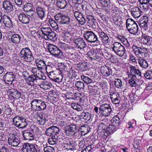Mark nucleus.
<instances>
[{"label":"nucleus","mask_w":152,"mask_h":152,"mask_svg":"<svg viewBox=\"0 0 152 152\" xmlns=\"http://www.w3.org/2000/svg\"><path fill=\"white\" fill-rule=\"evenodd\" d=\"M133 51L137 58L138 62L140 66L143 68L146 69L148 67L147 61L144 59L147 55V53L145 51L147 49L142 48L133 45L132 46Z\"/></svg>","instance_id":"1"},{"label":"nucleus","mask_w":152,"mask_h":152,"mask_svg":"<svg viewBox=\"0 0 152 152\" xmlns=\"http://www.w3.org/2000/svg\"><path fill=\"white\" fill-rule=\"evenodd\" d=\"M75 86L78 89L80 90H81V89H83L84 87V83L80 81L76 82Z\"/></svg>","instance_id":"47"},{"label":"nucleus","mask_w":152,"mask_h":152,"mask_svg":"<svg viewBox=\"0 0 152 152\" xmlns=\"http://www.w3.org/2000/svg\"><path fill=\"white\" fill-rule=\"evenodd\" d=\"M44 145L42 143L40 145V147H42V152H54L55 150L53 147L50 146H47L44 147Z\"/></svg>","instance_id":"37"},{"label":"nucleus","mask_w":152,"mask_h":152,"mask_svg":"<svg viewBox=\"0 0 152 152\" xmlns=\"http://www.w3.org/2000/svg\"><path fill=\"white\" fill-rule=\"evenodd\" d=\"M63 16V15H62L61 14L58 13L54 16L55 19L56 21L60 23V21H61V20H62Z\"/></svg>","instance_id":"59"},{"label":"nucleus","mask_w":152,"mask_h":152,"mask_svg":"<svg viewBox=\"0 0 152 152\" xmlns=\"http://www.w3.org/2000/svg\"><path fill=\"white\" fill-rule=\"evenodd\" d=\"M102 42L107 43L110 41V39L107 34L103 32L96 33Z\"/></svg>","instance_id":"27"},{"label":"nucleus","mask_w":152,"mask_h":152,"mask_svg":"<svg viewBox=\"0 0 152 152\" xmlns=\"http://www.w3.org/2000/svg\"><path fill=\"white\" fill-rule=\"evenodd\" d=\"M112 109L110 104L107 103L101 104L99 109L100 115L105 117L109 116L111 113Z\"/></svg>","instance_id":"9"},{"label":"nucleus","mask_w":152,"mask_h":152,"mask_svg":"<svg viewBox=\"0 0 152 152\" xmlns=\"http://www.w3.org/2000/svg\"><path fill=\"white\" fill-rule=\"evenodd\" d=\"M63 39L65 42H69L70 41H71L72 39L71 33L69 32H66L63 37Z\"/></svg>","instance_id":"41"},{"label":"nucleus","mask_w":152,"mask_h":152,"mask_svg":"<svg viewBox=\"0 0 152 152\" xmlns=\"http://www.w3.org/2000/svg\"><path fill=\"white\" fill-rule=\"evenodd\" d=\"M24 10L27 12L32 10V5L30 3L26 4L24 6Z\"/></svg>","instance_id":"48"},{"label":"nucleus","mask_w":152,"mask_h":152,"mask_svg":"<svg viewBox=\"0 0 152 152\" xmlns=\"http://www.w3.org/2000/svg\"><path fill=\"white\" fill-rule=\"evenodd\" d=\"M2 22L7 27L11 28L12 26V23L11 19L6 15H4L3 16Z\"/></svg>","instance_id":"21"},{"label":"nucleus","mask_w":152,"mask_h":152,"mask_svg":"<svg viewBox=\"0 0 152 152\" xmlns=\"http://www.w3.org/2000/svg\"><path fill=\"white\" fill-rule=\"evenodd\" d=\"M77 70L82 71H86L87 69V65L85 62H80L76 65Z\"/></svg>","instance_id":"33"},{"label":"nucleus","mask_w":152,"mask_h":152,"mask_svg":"<svg viewBox=\"0 0 152 152\" xmlns=\"http://www.w3.org/2000/svg\"><path fill=\"white\" fill-rule=\"evenodd\" d=\"M13 5L11 2L9 1H5L3 2V7L7 12H10L13 10Z\"/></svg>","instance_id":"22"},{"label":"nucleus","mask_w":152,"mask_h":152,"mask_svg":"<svg viewBox=\"0 0 152 152\" xmlns=\"http://www.w3.org/2000/svg\"><path fill=\"white\" fill-rule=\"evenodd\" d=\"M150 40V37L147 35L143 34L142 35V39L141 40L142 44H145L148 43Z\"/></svg>","instance_id":"45"},{"label":"nucleus","mask_w":152,"mask_h":152,"mask_svg":"<svg viewBox=\"0 0 152 152\" xmlns=\"http://www.w3.org/2000/svg\"><path fill=\"white\" fill-rule=\"evenodd\" d=\"M31 71L34 75L36 76V77L40 79H43L44 74L42 73V71L39 69L37 67H33L31 69Z\"/></svg>","instance_id":"29"},{"label":"nucleus","mask_w":152,"mask_h":152,"mask_svg":"<svg viewBox=\"0 0 152 152\" xmlns=\"http://www.w3.org/2000/svg\"><path fill=\"white\" fill-rule=\"evenodd\" d=\"M51 29L49 27H42L41 28V31L42 34V35L44 37L47 36L50 32L52 31Z\"/></svg>","instance_id":"34"},{"label":"nucleus","mask_w":152,"mask_h":152,"mask_svg":"<svg viewBox=\"0 0 152 152\" xmlns=\"http://www.w3.org/2000/svg\"><path fill=\"white\" fill-rule=\"evenodd\" d=\"M95 52L93 50H91L87 54L88 56L90 58L91 61L94 60L95 59L94 54Z\"/></svg>","instance_id":"55"},{"label":"nucleus","mask_w":152,"mask_h":152,"mask_svg":"<svg viewBox=\"0 0 152 152\" xmlns=\"http://www.w3.org/2000/svg\"><path fill=\"white\" fill-rule=\"evenodd\" d=\"M92 31L87 30L83 33V36L86 40L89 42H99V38L97 37V34Z\"/></svg>","instance_id":"4"},{"label":"nucleus","mask_w":152,"mask_h":152,"mask_svg":"<svg viewBox=\"0 0 152 152\" xmlns=\"http://www.w3.org/2000/svg\"><path fill=\"white\" fill-rule=\"evenodd\" d=\"M113 20L115 24L116 25L118 26H120L121 21L119 20V18L118 16H113Z\"/></svg>","instance_id":"56"},{"label":"nucleus","mask_w":152,"mask_h":152,"mask_svg":"<svg viewBox=\"0 0 152 152\" xmlns=\"http://www.w3.org/2000/svg\"><path fill=\"white\" fill-rule=\"evenodd\" d=\"M21 36L17 34H14L12 36L11 41L13 43L18 44L20 41Z\"/></svg>","instance_id":"35"},{"label":"nucleus","mask_w":152,"mask_h":152,"mask_svg":"<svg viewBox=\"0 0 152 152\" xmlns=\"http://www.w3.org/2000/svg\"><path fill=\"white\" fill-rule=\"evenodd\" d=\"M20 56L21 60L28 62H31L34 59L32 52L28 47H26L21 49L20 52Z\"/></svg>","instance_id":"2"},{"label":"nucleus","mask_w":152,"mask_h":152,"mask_svg":"<svg viewBox=\"0 0 152 152\" xmlns=\"http://www.w3.org/2000/svg\"><path fill=\"white\" fill-rule=\"evenodd\" d=\"M0 151L1 152H8V148L7 146L4 145H0Z\"/></svg>","instance_id":"58"},{"label":"nucleus","mask_w":152,"mask_h":152,"mask_svg":"<svg viewBox=\"0 0 152 152\" xmlns=\"http://www.w3.org/2000/svg\"><path fill=\"white\" fill-rule=\"evenodd\" d=\"M51 86L52 85L50 83L48 82H44L41 84L42 87L46 90L50 88L51 87Z\"/></svg>","instance_id":"54"},{"label":"nucleus","mask_w":152,"mask_h":152,"mask_svg":"<svg viewBox=\"0 0 152 152\" xmlns=\"http://www.w3.org/2000/svg\"><path fill=\"white\" fill-rule=\"evenodd\" d=\"M128 31L131 34L136 35L138 31V27L137 23L134 25L130 26L127 28Z\"/></svg>","instance_id":"32"},{"label":"nucleus","mask_w":152,"mask_h":152,"mask_svg":"<svg viewBox=\"0 0 152 152\" xmlns=\"http://www.w3.org/2000/svg\"><path fill=\"white\" fill-rule=\"evenodd\" d=\"M145 77L148 79L152 78V70H149L144 74Z\"/></svg>","instance_id":"57"},{"label":"nucleus","mask_w":152,"mask_h":152,"mask_svg":"<svg viewBox=\"0 0 152 152\" xmlns=\"http://www.w3.org/2000/svg\"><path fill=\"white\" fill-rule=\"evenodd\" d=\"M110 98L112 102L115 104H118L121 101L119 98H118L116 94H114L113 96H110Z\"/></svg>","instance_id":"42"},{"label":"nucleus","mask_w":152,"mask_h":152,"mask_svg":"<svg viewBox=\"0 0 152 152\" xmlns=\"http://www.w3.org/2000/svg\"><path fill=\"white\" fill-rule=\"evenodd\" d=\"M45 10L44 8L39 6L36 7V11L37 15L41 20H42L45 16Z\"/></svg>","instance_id":"26"},{"label":"nucleus","mask_w":152,"mask_h":152,"mask_svg":"<svg viewBox=\"0 0 152 152\" xmlns=\"http://www.w3.org/2000/svg\"><path fill=\"white\" fill-rule=\"evenodd\" d=\"M112 124L118 127L120 124V119L117 116L113 117L111 120Z\"/></svg>","instance_id":"39"},{"label":"nucleus","mask_w":152,"mask_h":152,"mask_svg":"<svg viewBox=\"0 0 152 152\" xmlns=\"http://www.w3.org/2000/svg\"><path fill=\"white\" fill-rule=\"evenodd\" d=\"M101 74L105 76H109L113 73L112 69L106 66L101 67Z\"/></svg>","instance_id":"28"},{"label":"nucleus","mask_w":152,"mask_h":152,"mask_svg":"<svg viewBox=\"0 0 152 152\" xmlns=\"http://www.w3.org/2000/svg\"><path fill=\"white\" fill-rule=\"evenodd\" d=\"M81 78L82 80L86 83L88 84L93 83L92 79L86 76L85 75H81Z\"/></svg>","instance_id":"44"},{"label":"nucleus","mask_w":152,"mask_h":152,"mask_svg":"<svg viewBox=\"0 0 152 152\" xmlns=\"http://www.w3.org/2000/svg\"><path fill=\"white\" fill-rule=\"evenodd\" d=\"M60 132L58 128L56 126H53L50 127L46 130L45 133L47 136L54 137L58 136Z\"/></svg>","instance_id":"12"},{"label":"nucleus","mask_w":152,"mask_h":152,"mask_svg":"<svg viewBox=\"0 0 152 152\" xmlns=\"http://www.w3.org/2000/svg\"><path fill=\"white\" fill-rule=\"evenodd\" d=\"M13 123L17 127L21 129H23L27 126L26 119L23 117H15L13 119Z\"/></svg>","instance_id":"6"},{"label":"nucleus","mask_w":152,"mask_h":152,"mask_svg":"<svg viewBox=\"0 0 152 152\" xmlns=\"http://www.w3.org/2000/svg\"><path fill=\"white\" fill-rule=\"evenodd\" d=\"M79 131L82 132L86 133L88 129V126L87 125H83L80 126L79 129Z\"/></svg>","instance_id":"60"},{"label":"nucleus","mask_w":152,"mask_h":152,"mask_svg":"<svg viewBox=\"0 0 152 152\" xmlns=\"http://www.w3.org/2000/svg\"><path fill=\"white\" fill-rule=\"evenodd\" d=\"M93 145H91L85 147V148L84 147V149H83V152H89L90 151H91L93 149L92 147Z\"/></svg>","instance_id":"62"},{"label":"nucleus","mask_w":152,"mask_h":152,"mask_svg":"<svg viewBox=\"0 0 152 152\" xmlns=\"http://www.w3.org/2000/svg\"><path fill=\"white\" fill-rule=\"evenodd\" d=\"M113 46L112 49L116 54L120 56L124 55L126 50L124 47L120 43L118 42H115Z\"/></svg>","instance_id":"7"},{"label":"nucleus","mask_w":152,"mask_h":152,"mask_svg":"<svg viewBox=\"0 0 152 152\" xmlns=\"http://www.w3.org/2000/svg\"><path fill=\"white\" fill-rule=\"evenodd\" d=\"M23 146L21 150L23 152H42V147L35 144L25 143Z\"/></svg>","instance_id":"3"},{"label":"nucleus","mask_w":152,"mask_h":152,"mask_svg":"<svg viewBox=\"0 0 152 152\" xmlns=\"http://www.w3.org/2000/svg\"><path fill=\"white\" fill-rule=\"evenodd\" d=\"M129 77L130 79L129 80V83L130 86L132 87H135V88H137L139 86L136 82V79H137V77L135 75H132Z\"/></svg>","instance_id":"31"},{"label":"nucleus","mask_w":152,"mask_h":152,"mask_svg":"<svg viewBox=\"0 0 152 152\" xmlns=\"http://www.w3.org/2000/svg\"><path fill=\"white\" fill-rule=\"evenodd\" d=\"M45 38L46 39H48L53 41H55L57 39L56 34L52 31Z\"/></svg>","instance_id":"38"},{"label":"nucleus","mask_w":152,"mask_h":152,"mask_svg":"<svg viewBox=\"0 0 152 152\" xmlns=\"http://www.w3.org/2000/svg\"><path fill=\"white\" fill-rule=\"evenodd\" d=\"M118 129V127L112 124L106 128V129L104 132V135L106 137L107 136L112 132L115 131Z\"/></svg>","instance_id":"23"},{"label":"nucleus","mask_w":152,"mask_h":152,"mask_svg":"<svg viewBox=\"0 0 152 152\" xmlns=\"http://www.w3.org/2000/svg\"><path fill=\"white\" fill-rule=\"evenodd\" d=\"M135 22L133 20L130 18H128L126 20V28L129 27L130 26H132L134 24H136Z\"/></svg>","instance_id":"53"},{"label":"nucleus","mask_w":152,"mask_h":152,"mask_svg":"<svg viewBox=\"0 0 152 152\" xmlns=\"http://www.w3.org/2000/svg\"><path fill=\"white\" fill-rule=\"evenodd\" d=\"M7 93L14 99H18L21 96V93L17 90L11 88L7 90Z\"/></svg>","instance_id":"17"},{"label":"nucleus","mask_w":152,"mask_h":152,"mask_svg":"<svg viewBox=\"0 0 152 152\" xmlns=\"http://www.w3.org/2000/svg\"><path fill=\"white\" fill-rule=\"evenodd\" d=\"M9 144L13 147H17L20 143V140L13 134H9L8 139Z\"/></svg>","instance_id":"11"},{"label":"nucleus","mask_w":152,"mask_h":152,"mask_svg":"<svg viewBox=\"0 0 152 152\" xmlns=\"http://www.w3.org/2000/svg\"><path fill=\"white\" fill-rule=\"evenodd\" d=\"M47 48L52 55L59 58H60L63 56V54L62 51L56 46L49 44Z\"/></svg>","instance_id":"8"},{"label":"nucleus","mask_w":152,"mask_h":152,"mask_svg":"<svg viewBox=\"0 0 152 152\" xmlns=\"http://www.w3.org/2000/svg\"><path fill=\"white\" fill-rule=\"evenodd\" d=\"M81 116L83 117V119L87 121H89L91 119V115L88 112H83L81 113Z\"/></svg>","instance_id":"43"},{"label":"nucleus","mask_w":152,"mask_h":152,"mask_svg":"<svg viewBox=\"0 0 152 152\" xmlns=\"http://www.w3.org/2000/svg\"><path fill=\"white\" fill-rule=\"evenodd\" d=\"M4 78L6 83L9 85H11L15 79L14 75L12 72L6 73L4 75Z\"/></svg>","instance_id":"14"},{"label":"nucleus","mask_w":152,"mask_h":152,"mask_svg":"<svg viewBox=\"0 0 152 152\" xmlns=\"http://www.w3.org/2000/svg\"><path fill=\"white\" fill-rule=\"evenodd\" d=\"M37 123L41 125H43L45 123V118L42 115H38L37 117Z\"/></svg>","instance_id":"51"},{"label":"nucleus","mask_w":152,"mask_h":152,"mask_svg":"<svg viewBox=\"0 0 152 152\" xmlns=\"http://www.w3.org/2000/svg\"><path fill=\"white\" fill-rule=\"evenodd\" d=\"M23 134L25 140H32L34 139V132L33 130L31 128L29 130L23 131Z\"/></svg>","instance_id":"13"},{"label":"nucleus","mask_w":152,"mask_h":152,"mask_svg":"<svg viewBox=\"0 0 152 152\" xmlns=\"http://www.w3.org/2000/svg\"><path fill=\"white\" fill-rule=\"evenodd\" d=\"M58 136H54V137H51L48 139V142L50 145H54L56 143L57 141V138Z\"/></svg>","instance_id":"50"},{"label":"nucleus","mask_w":152,"mask_h":152,"mask_svg":"<svg viewBox=\"0 0 152 152\" xmlns=\"http://www.w3.org/2000/svg\"><path fill=\"white\" fill-rule=\"evenodd\" d=\"M73 20L68 16L63 15L62 20L60 21V24L64 25H72L73 23Z\"/></svg>","instance_id":"30"},{"label":"nucleus","mask_w":152,"mask_h":152,"mask_svg":"<svg viewBox=\"0 0 152 152\" xmlns=\"http://www.w3.org/2000/svg\"><path fill=\"white\" fill-rule=\"evenodd\" d=\"M37 77L36 76L34 75H31L27 78V81L28 82H31L34 83L37 82Z\"/></svg>","instance_id":"52"},{"label":"nucleus","mask_w":152,"mask_h":152,"mask_svg":"<svg viewBox=\"0 0 152 152\" xmlns=\"http://www.w3.org/2000/svg\"><path fill=\"white\" fill-rule=\"evenodd\" d=\"M31 104L32 108L36 110H43L46 107L45 102L41 100L34 99L31 101Z\"/></svg>","instance_id":"5"},{"label":"nucleus","mask_w":152,"mask_h":152,"mask_svg":"<svg viewBox=\"0 0 152 152\" xmlns=\"http://www.w3.org/2000/svg\"><path fill=\"white\" fill-rule=\"evenodd\" d=\"M101 54L99 53H97L96 51L95 52L94 54V58L95 59H94V60H96L97 61H100L101 59Z\"/></svg>","instance_id":"64"},{"label":"nucleus","mask_w":152,"mask_h":152,"mask_svg":"<svg viewBox=\"0 0 152 152\" xmlns=\"http://www.w3.org/2000/svg\"><path fill=\"white\" fill-rule=\"evenodd\" d=\"M35 61L37 67L41 69H44L46 66L45 62L43 60L36 59Z\"/></svg>","instance_id":"36"},{"label":"nucleus","mask_w":152,"mask_h":152,"mask_svg":"<svg viewBox=\"0 0 152 152\" xmlns=\"http://www.w3.org/2000/svg\"><path fill=\"white\" fill-rule=\"evenodd\" d=\"M44 69H45L46 72L48 74L53 71L52 67L50 65H46Z\"/></svg>","instance_id":"61"},{"label":"nucleus","mask_w":152,"mask_h":152,"mask_svg":"<svg viewBox=\"0 0 152 152\" xmlns=\"http://www.w3.org/2000/svg\"><path fill=\"white\" fill-rule=\"evenodd\" d=\"M18 19L20 22L25 24H28L30 20L29 16L24 13L20 14Z\"/></svg>","instance_id":"25"},{"label":"nucleus","mask_w":152,"mask_h":152,"mask_svg":"<svg viewBox=\"0 0 152 152\" xmlns=\"http://www.w3.org/2000/svg\"><path fill=\"white\" fill-rule=\"evenodd\" d=\"M148 21V17L146 16H143L140 18L138 23L140 27L146 28L147 26Z\"/></svg>","instance_id":"24"},{"label":"nucleus","mask_w":152,"mask_h":152,"mask_svg":"<svg viewBox=\"0 0 152 152\" xmlns=\"http://www.w3.org/2000/svg\"><path fill=\"white\" fill-rule=\"evenodd\" d=\"M74 43L76 46L80 49L86 48L87 45L83 39L80 37L76 38L75 40Z\"/></svg>","instance_id":"18"},{"label":"nucleus","mask_w":152,"mask_h":152,"mask_svg":"<svg viewBox=\"0 0 152 152\" xmlns=\"http://www.w3.org/2000/svg\"><path fill=\"white\" fill-rule=\"evenodd\" d=\"M107 127V126L106 125L103 123H101L98 125V131L100 132H104Z\"/></svg>","instance_id":"46"},{"label":"nucleus","mask_w":152,"mask_h":152,"mask_svg":"<svg viewBox=\"0 0 152 152\" xmlns=\"http://www.w3.org/2000/svg\"><path fill=\"white\" fill-rule=\"evenodd\" d=\"M148 3L140 4H141V8L143 9L145 11H147L148 9Z\"/></svg>","instance_id":"63"},{"label":"nucleus","mask_w":152,"mask_h":152,"mask_svg":"<svg viewBox=\"0 0 152 152\" xmlns=\"http://www.w3.org/2000/svg\"><path fill=\"white\" fill-rule=\"evenodd\" d=\"M130 11L132 16L134 18H138L141 15L140 9L136 6L131 8Z\"/></svg>","instance_id":"20"},{"label":"nucleus","mask_w":152,"mask_h":152,"mask_svg":"<svg viewBox=\"0 0 152 152\" xmlns=\"http://www.w3.org/2000/svg\"><path fill=\"white\" fill-rule=\"evenodd\" d=\"M114 83L115 86L118 88H119L123 86L122 82L119 78H116L115 79Z\"/></svg>","instance_id":"49"},{"label":"nucleus","mask_w":152,"mask_h":152,"mask_svg":"<svg viewBox=\"0 0 152 152\" xmlns=\"http://www.w3.org/2000/svg\"><path fill=\"white\" fill-rule=\"evenodd\" d=\"M74 15L75 18L80 24L83 25L86 23V20L84 18L81 12L76 11L74 13Z\"/></svg>","instance_id":"15"},{"label":"nucleus","mask_w":152,"mask_h":152,"mask_svg":"<svg viewBox=\"0 0 152 152\" xmlns=\"http://www.w3.org/2000/svg\"><path fill=\"white\" fill-rule=\"evenodd\" d=\"M79 132L75 125L69 126L65 130L66 134L69 137L77 136L79 135Z\"/></svg>","instance_id":"10"},{"label":"nucleus","mask_w":152,"mask_h":152,"mask_svg":"<svg viewBox=\"0 0 152 152\" xmlns=\"http://www.w3.org/2000/svg\"><path fill=\"white\" fill-rule=\"evenodd\" d=\"M130 67L131 74L129 76H131L132 75H135L137 77V79L138 80L140 79L141 74L139 70L137 69L135 66H130Z\"/></svg>","instance_id":"19"},{"label":"nucleus","mask_w":152,"mask_h":152,"mask_svg":"<svg viewBox=\"0 0 152 152\" xmlns=\"http://www.w3.org/2000/svg\"><path fill=\"white\" fill-rule=\"evenodd\" d=\"M57 5L61 9H64L66 5V3L65 0H57Z\"/></svg>","instance_id":"40"},{"label":"nucleus","mask_w":152,"mask_h":152,"mask_svg":"<svg viewBox=\"0 0 152 152\" xmlns=\"http://www.w3.org/2000/svg\"><path fill=\"white\" fill-rule=\"evenodd\" d=\"M77 143V141L72 140L64 144V147L68 150H73L76 149Z\"/></svg>","instance_id":"16"}]
</instances>
